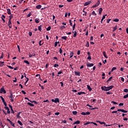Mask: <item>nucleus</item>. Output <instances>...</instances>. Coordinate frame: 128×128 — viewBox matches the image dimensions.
I'll list each match as a JSON object with an SVG mask.
<instances>
[{
	"mask_svg": "<svg viewBox=\"0 0 128 128\" xmlns=\"http://www.w3.org/2000/svg\"><path fill=\"white\" fill-rule=\"evenodd\" d=\"M114 88V86H102L101 87V89L102 90H104V92H108V90H112V88Z\"/></svg>",
	"mask_w": 128,
	"mask_h": 128,
	"instance_id": "f257e3e1",
	"label": "nucleus"
},
{
	"mask_svg": "<svg viewBox=\"0 0 128 128\" xmlns=\"http://www.w3.org/2000/svg\"><path fill=\"white\" fill-rule=\"evenodd\" d=\"M118 112H124V114H126V112H128V110H126L124 109H118L117 111L112 112V114H117Z\"/></svg>",
	"mask_w": 128,
	"mask_h": 128,
	"instance_id": "f03ea898",
	"label": "nucleus"
},
{
	"mask_svg": "<svg viewBox=\"0 0 128 128\" xmlns=\"http://www.w3.org/2000/svg\"><path fill=\"white\" fill-rule=\"evenodd\" d=\"M10 96L9 98H10V100L11 102H14V96L12 95V91H10Z\"/></svg>",
	"mask_w": 128,
	"mask_h": 128,
	"instance_id": "7ed1b4c3",
	"label": "nucleus"
},
{
	"mask_svg": "<svg viewBox=\"0 0 128 128\" xmlns=\"http://www.w3.org/2000/svg\"><path fill=\"white\" fill-rule=\"evenodd\" d=\"M52 102H55L56 104V102H60V99L58 98H56L55 100L52 99Z\"/></svg>",
	"mask_w": 128,
	"mask_h": 128,
	"instance_id": "20e7f679",
	"label": "nucleus"
},
{
	"mask_svg": "<svg viewBox=\"0 0 128 128\" xmlns=\"http://www.w3.org/2000/svg\"><path fill=\"white\" fill-rule=\"evenodd\" d=\"M100 0H98L95 5H94L92 6V8H98V6H100Z\"/></svg>",
	"mask_w": 128,
	"mask_h": 128,
	"instance_id": "39448f33",
	"label": "nucleus"
},
{
	"mask_svg": "<svg viewBox=\"0 0 128 128\" xmlns=\"http://www.w3.org/2000/svg\"><path fill=\"white\" fill-rule=\"evenodd\" d=\"M2 92H4V94H6V90H4V87L0 89V94H2Z\"/></svg>",
	"mask_w": 128,
	"mask_h": 128,
	"instance_id": "423d86ee",
	"label": "nucleus"
},
{
	"mask_svg": "<svg viewBox=\"0 0 128 128\" xmlns=\"http://www.w3.org/2000/svg\"><path fill=\"white\" fill-rule=\"evenodd\" d=\"M92 4V1L86 2L84 4V6H88V4Z\"/></svg>",
	"mask_w": 128,
	"mask_h": 128,
	"instance_id": "0eeeda50",
	"label": "nucleus"
},
{
	"mask_svg": "<svg viewBox=\"0 0 128 128\" xmlns=\"http://www.w3.org/2000/svg\"><path fill=\"white\" fill-rule=\"evenodd\" d=\"M88 68H91V66H94V64L92 63H88L86 64Z\"/></svg>",
	"mask_w": 128,
	"mask_h": 128,
	"instance_id": "6e6552de",
	"label": "nucleus"
},
{
	"mask_svg": "<svg viewBox=\"0 0 128 128\" xmlns=\"http://www.w3.org/2000/svg\"><path fill=\"white\" fill-rule=\"evenodd\" d=\"M75 76H80V72H78L76 71H74Z\"/></svg>",
	"mask_w": 128,
	"mask_h": 128,
	"instance_id": "1a4fd4ad",
	"label": "nucleus"
},
{
	"mask_svg": "<svg viewBox=\"0 0 128 128\" xmlns=\"http://www.w3.org/2000/svg\"><path fill=\"white\" fill-rule=\"evenodd\" d=\"M1 18L4 22H6V20H4V18H6V16L4 15H2Z\"/></svg>",
	"mask_w": 128,
	"mask_h": 128,
	"instance_id": "9d476101",
	"label": "nucleus"
},
{
	"mask_svg": "<svg viewBox=\"0 0 128 128\" xmlns=\"http://www.w3.org/2000/svg\"><path fill=\"white\" fill-rule=\"evenodd\" d=\"M96 122H98L99 124H104V126H106V122H100V120L96 121Z\"/></svg>",
	"mask_w": 128,
	"mask_h": 128,
	"instance_id": "9b49d317",
	"label": "nucleus"
},
{
	"mask_svg": "<svg viewBox=\"0 0 128 128\" xmlns=\"http://www.w3.org/2000/svg\"><path fill=\"white\" fill-rule=\"evenodd\" d=\"M106 16H108V14H105V15L103 16L101 20V22H100L101 24H102V21L104 20V18H106Z\"/></svg>",
	"mask_w": 128,
	"mask_h": 128,
	"instance_id": "f8f14e48",
	"label": "nucleus"
},
{
	"mask_svg": "<svg viewBox=\"0 0 128 128\" xmlns=\"http://www.w3.org/2000/svg\"><path fill=\"white\" fill-rule=\"evenodd\" d=\"M22 112H20L18 113L17 115H16V118H20V115L21 114Z\"/></svg>",
	"mask_w": 128,
	"mask_h": 128,
	"instance_id": "ddd939ff",
	"label": "nucleus"
},
{
	"mask_svg": "<svg viewBox=\"0 0 128 128\" xmlns=\"http://www.w3.org/2000/svg\"><path fill=\"white\" fill-rule=\"evenodd\" d=\"M80 124V120H77V121L75 122L72 124L73 125Z\"/></svg>",
	"mask_w": 128,
	"mask_h": 128,
	"instance_id": "4468645a",
	"label": "nucleus"
},
{
	"mask_svg": "<svg viewBox=\"0 0 128 128\" xmlns=\"http://www.w3.org/2000/svg\"><path fill=\"white\" fill-rule=\"evenodd\" d=\"M72 34H74V38H76V34H78V32H76V31H74V32H72Z\"/></svg>",
	"mask_w": 128,
	"mask_h": 128,
	"instance_id": "2eb2a0df",
	"label": "nucleus"
},
{
	"mask_svg": "<svg viewBox=\"0 0 128 128\" xmlns=\"http://www.w3.org/2000/svg\"><path fill=\"white\" fill-rule=\"evenodd\" d=\"M36 8L37 9V10H40V8H42V5H37L36 6Z\"/></svg>",
	"mask_w": 128,
	"mask_h": 128,
	"instance_id": "dca6fc26",
	"label": "nucleus"
},
{
	"mask_svg": "<svg viewBox=\"0 0 128 128\" xmlns=\"http://www.w3.org/2000/svg\"><path fill=\"white\" fill-rule=\"evenodd\" d=\"M102 54H103V55L104 56V57L106 58H108V56H106V52H102Z\"/></svg>",
	"mask_w": 128,
	"mask_h": 128,
	"instance_id": "f3484780",
	"label": "nucleus"
},
{
	"mask_svg": "<svg viewBox=\"0 0 128 128\" xmlns=\"http://www.w3.org/2000/svg\"><path fill=\"white\" fill-rule=\"evenodd\" d=\"M98 12H99V14H102V8H100L98 9Z\"/></svg>",
	"mask_w": 128,
	"mask_h": 128,
	"instance_id": "a211bd4d",
	"label": "nucleus"
},
{
	"mask_svg": "<svg viewBox=\"0 0 128 128\" xmlns=\"http://www.w3.org/2000/svg\"><path fill=\"white\" fill-rule=\"evenodd\" d=\"M4 66V62L0 61V66Z\"/></svg>",
	"mask_w": 128,
	"mask_h": 128,
	"instance_id": "6ab92c4d",
	"label": "nucleus"
},
{
	"mask_svg": "<svg viewBox=\"0 0 128 128\" xmlns=\"http://www.w3.org/2000/svg\"><path fill=\"white\" fill-rule=\"evenodd\" d=\"M77 94H78V96H80V94H86V92H78Z\"/></svg>",
	"mask_w": 128,
	"mask_h": 128,
	"instance_id": "aec40b11",
	"label": "nucleus"
},
{
	"mask_svg": "<svg viewBox=\"0 0 128 128\" xmlns=\"http://www.w3.org/2000/svg\"><path fill=\"white\" fill-rule=\"evenodd\" d=\"M6 10H7V14H12V13L10 12V9L8 8Z\"/></svg>",
	"mask_w": 128,
	"mask_h": 128,
	"instance_id": "412c9836",
	"label": "nucleus"
},
{
	"mask_svg": "<svg viewBox=\"0 0 128 128\" xmlns=\"http://www.w3.org/2000/svg\"><path fill=\"white\" fill-rule=\"evenodd\" d=\"M87 88L89 92H92V88L89 85H87Z\"/></svg>",
	"mask_w": 128,
	"mask_h": 128,
	"instance_id": "4be33fe9",
	"label": "nucleus"
},
{
	"mask_svg": "<svg viewBox=\"0 0 128 128\" xmlns=\"http://www.w3.org/2000/svg\"><path fill=\"white\" fill-rule=\"evenodd\" d=\"M42 25H40L38 27V30H40V32H42Z\"/></svg>",
	"mask_w": 128,
	"mask_h": 128,
	"instance_id": "5701e85b",
	"label": "nucleus"
},
{
	"mask_svg": "<svg viewBox=\"0 0 128 128\" xmlns=\"http://www.w3.org/2000/svg\"><path fill=\"white\" fill-rule=\"evenodd\" d=\"M92 16H96V12L94 11H93L92 12Z\"/></svg>",
	"mask_w": 128,
	"mask_h": 128,
	"instance_id": "b1692460",
	"label": "nucleus"
},
{
	"mask_svg": "<svg viewBox=\"0 0 128 128\" xmlns=\"http://www.w3.org/2000/svg\"><path fill=\"white\" fill-rule=\"evenodd\" d=\"M62 74V70H60L58 72L57 76H60V74Z\"/></svg>",
	"mask_w": 128,
	"mask_h": 128,
	"instance_id": "393cba45",
	"label": "nucleus"
},
{
	"mask_svg": "<svg viewBox=\"0 0 128 128\" xmlns=\"http://www.w3.org/2000/svg\"><path fill=\"white\" fill-rule=\"evenodd\" d=\"M67 38H68V36H64L62 37V40H66Z\"/></svg>",
	"mask_w": 128,
	"mask_h": 128,
	"instance_id": "a878e982",
	"label": "nucleus"
},
{
	"mask_svg": "<svg viewBox=\"0 0 128 128\" xmlns=\"http://www.w3.org/2000/svg\"><path fill=\"white\" fill-rule=\"evenodd\" d=\"M27 104H28V106H34V105L30 102H28Z\"/></svg>",
	"mask_w": 128,
	"mask_h": 128,
	"instance_id": "bb28decb",
	"label": "nucleus"
},
{
	"mask_svg": "<svg viewBox=\"0 0 128 128\" xmlns=\"http://www.w3.org/2000/svg\"><path fill=\"white\" fill-rule=\"evenodd\" d=\"M118 30V26H116L114 28H113V32H114L115 30Z\"/></svg>",
	"mask_w": 128,
	"mask_h": 128,
	"instance_id": "cd10ccee",
	"label": "nucleus"
},
{
	"mask_svg": "<svg viewBox=\"0 0 128 128\" xmlns=\"http://www.w3.org/2000/svg\"><path fill=\"white\" fill-rule=\"evenodd\" d=\"M58 44H60V42H54V46H55V48H56V46H58Z\"/></svg>",
	"mask_w": 128,
	"mask_h": 128,
	"instance_id": "c85d7f7f",
	"label": "nucleus"
},
{
	"mask_svg": "<svg viewBox=\"0 0 128 128\" xmlns=\"http://www.w3.org/2000/svg\"><path fill=\"white\" fill-rule=\"evenodd\" d=\"M112 80V76L110 77L108 80H107L106 82H109L110 80Z\"/></svg>",
	"mask_w": 128,
	"mask_h": 128,
	"instance_id": "c756f323",
	"label": "nucleus"
},
{
	"mask_svg": "<svg viewBox=\"0 0 128 128\" xmlns=\"http://www.w3.org/2000/svg\"><path fill=\"white\" fill-rule=\"evenodd\" d=\"M18 123L20 125V126H23L24 124H22V122H20V120H18Z\"/></svg>",
	"mask_w": 128,
	"mask_h": 128,
	"instance_id": "7c9ffc66",
	"label": "nucleus"
},
{
	"mask_svg": "<svg viewBox=\"0 0 128 128\" xmlns=\"http://www.w3.org/2000/svg\"><path fill=\"white\" fill-rule=\"evenodd\" d=\"M116 70V67H114L111 70L110 72H112L114 70Z\"/></svg>",
	"mask_w": 128,
	"mask_h": 128,
	"instance_id": "2f4dec72",
	"label": "nucleus"
},
{
	"mask_svg": "<svg viewBox=\"0 0 128 128\" xmlns=\"http://www.w3.org/2000/svg\"><path fill=\"white\" fill-rule=\"evenodd\" d=\"M10 124H11V126H13L14 128H15L16 127V126H14V124L12 122H10Z\"/></svg>",
	"mask_w": 128,
	"mask_h": 128,
	"instance_id": "473e14b6",
	"label": "nucleus"
},
{
	"mask_svg": "<svg viewBox=\"0 0 128 128\" xmlns=\"http://www.w3.org/2000/svg\"><path fill=\"white\" fill-rule=\"evenodd\" d=\"M86 42L87 43H86V48H89L90 47V43L88 42V41H87Z\"/></svg>",
	"mask_w": 128,
	"mask_h": 128,
	"instance_id": "72a5a7b5",
	"label": "nucleus"
},
{
	"mask_svg": "<svg viewBox=\"0 0 128 128\" xmlns=\"http://www.w3.org/2000/svg\"><path fill=\"white\" fill-rule=\"evenodd\" d=\"M114 22H120V20L118 18H115L114 20Z\"/></svg>",
	"mask_w": 128,
	"mask_h": 128,
	"instance_id": "f704fd0d",
	"label": "nucleus"
},
{
	"mask_svg": "<svg viewBox=\"0 0 128 128\" xmlns=\"http://www.w3.org/2000/svg\"><path fill=\"white\" fill-rule=\"evenodd\" d=\"M35 22H36V24H38V22H40V19L36 18Z\"/></svg>",
	"mask_w": 128,
	"mask_h": 128,
	"instance_id": "c9c22d12",
	"label": "nucleus"
},
{
	"mask_svg": "<svg viewBox=\"0 0 128 128\" xmlns=\"http://www.w3.org/2000/svg\"><path fill=\"white\" fill-rule=\"evenodd\" d=\"M30 102H32V103H34V104H38V102H36V100H32H32H30Z\"/></svg>",
	"mask_w": 128,
	"mask_h": 128,
	"instance_id": "e433bc0d",
	"label": "nucleus"
},
{
	"mask_svg": "<svg viewBox=\"0 0 128 128\" xmlns=\"http://www.w3.org/2000/svg\"><path fill=\"white\" fill-rule=\"evenodd\" d=\"M72 56H74V52H71L70 53V58H72Z\"/></svg>",
	"mask_w": 128,
	"mask_h": 128,
	"instance_id": "4c0bfd02",
	"label": "nucleus"
},
{
	"mask_svg": "<svg viewBox=\"0 0 128 128\" xmlns=\"http://www.w3.org/2000/svg\"><path fill=\"white\" fill-rule=\"evenodd\" d=\"M51 28H52V27L50 26H49L48 28H47L46 30L48 32V31L50 30Z\"/></svg>",
	"mask_w": 128,
	"mask_h": 128,
	"instance_id": "58836bf2",
	"label": "nucleus"
},
{
	"mask_svg": "<svg viewBox=\"0 0 128 128\" xmlns=\"http://www.w3.org/2000/svg\"><path fill=\"white\" fill-rule=\"evenodd\" d=\"M83 12L84 13V14H83V16H86V14H88V12L84 11V10H83Z\"/></svg>",
	"mask_w": 128,
	"mask_h": 128,
	"instance_id": "ea45409f",
	"label": "nucleus"
},
{
	"mask_svg": "<svg viewBox=\"0 0 128 128\" xmlns=\"http://www.w3.org/2000/svg\"><path fill=\"white\" fill-rule=\"evenodd\" d=\"M74 28H76V22L74 23V24L72 26V30H74Z\"/></svg>",
	"mask_w": 128,
	"mask_h": 128,
	"instance_id": "a19ab883",
	"label": "nucleus"
},
{
	"mask_svg": "<svg viewBox=\"0 0 128 128\" xmlns=\"http://www.w3.org/2000/svg\"><path fill=\"white\" fill-rule=\"evenodd\" d=\"M0 98L2 102H4V97H2V96H0Z\"/></svg>",
	"mask_w": 128,
	"mask_h": 128,
	"instance_id": "79ce46f5",
	"label": "nucleus"
},
{
	"mask_svg": "<svg viewBox=\"0 0 128 128\" xmlns=\"http://www.w3.org/2000/svg\"><path fill=\"white\" fill-rule=\"evenodd\" d=\"M12 18H14V16L12 15H10L9 16V20H11Z\"/></svg>",
	"mask_w": 128,
	"mask_h": 128,
	"instance_id": "37998d69",
	"label": "nucleus"
},
{
	"mask_svg": "<svg viewBox=\"0 0 128 128\" xmlns=\"http://www.w3.org/2000/svg\"><path fill=\"white\" fill-rule=\"evenodd\" d=\"M42 42V40H40V42H39V46H42V44H44V42H43L42 44H41Z\"/></svg>",
	"mask_w": 128,
	"mask_h": 128,
	"instance_id": "c03bdc74",
	"label": "nucleus"
},
{
	"mask_svg": "<svg viewBox=\"0 0 128 128\" xmlns=\"http://www.w3.org/2000/svg\"><path fill=\"white\" fill-rule=\"evenodd\" d=\"M24 62L25 64H30V62H28V61L26 60H24Z\"/></svg>",
	"mask_w": 128,
	"mask_h": 128,
	"instance_id": "a18cd8bd",
	"label": "nucleus"
},
{
	"mask_svg": "<svg viewBox=\"0 0 128 128\" xmlns=\"http://www.w3.org/2000/svg\"><path fill=\"white\" fill-rule=\"evenodd\" d=\"M92 124V122H87L84 124V126H88V124Z\"/></svg>",
	"mask_w": 128,
	"mask_h": 128,
	"instance_id": "49530a36",
	"label": "nucleus"
},
{
	"mask_svg": "<svg viewBox=\"0 0 128 128\" xmlns=\"http://www.w3.org/2000/svg\"><path fill=\"white\" fill-rule=\"evenodd\" d=\"M6 66H8V68H10L11 70H14V68L12 67V66L7 65Z\"/></svg>",
	"mask_w": 128,
	"mask_h": 128,
	"instance_id": "de8ad7c7",
	"label": "nucleus"
},
{
	"mask_svg": "<svg viewBox=\"0 0 128 128\" xmlns=\"http://www.w3.org/2000/svg\"><path fill=\"white\" fill-rule=\"evenodd\" d=\"M72 114H74V116H76L78 114V112L76 111H73Z\"/></svg>",
	"mask_w": 128,
	"mask_h": 128,
	"instance_id": "09e8293b",
	"label": "nucleus"
},
{
	"mask_svg": "<svg viewBox=\"0 0 128 128\" xmlns=\"http://www.w3.org/2000/svg\"><path fill=\"white\" fill-rule=\"evenodd\" d=\"M32 16V13L30 12L26 16V18H30Z\"/></svg>",
	"mask_w": 128,
	"mask_h": 128,
	"instance_id": "8fccbe9b",
	"label": "nucleus"
},
{
	"mask_svg": "<svg viewBox=\"0 0 128 128\" xmlns=\"http://www.w3.org/2000/svg\"><path fill=\"white\" fill-rule=\"evenodd\" d=\"M10 24H12V21H10V20H9L8 26H10Z\"/></svg>",
	"mask_w": 128,
	"mask_h": 128,
	"instance_id": "3c124183",
	"label": "nucleus"
},
{
	"mask_svg": "<svg viewBox=\"0 0 128 128\" xmlns=\"http://www.w3.org/2000/svg\"><path fill=\"white\" fill-rule=\"evenodd\" d=\"M112 104H118V102H114V101H112L111 102Z\"/></svg>",
	"mask_w": 128,
	"mask_h": 128,
	"instance_id": "603ef678",
	"label": "nucleus"
},
{
	"mask_svg": "<svg viewBox=\"0 0 128 128\" xmlns=\"http://www.w3.org/2000/svg\"><path fill=\"white\" fill-rule=\"evenodd\" d=\"M5 110H10V108H8V107L5 106L4 107Z\"/></svg>",
	"mask_w": 128,
	"mask_h": 128,
	"instance_id": "864d4df0",
	"label": "nucleus"
},
{
	"mask_svg": "<svg viewBox=\"0 0 128 128\" xmlns=\"http://www.w3.org/2000/svg\"><path fill=\"white\" fill-rule=\"evenodd\" d=\"M69 22H70V26H72V20H69Z\"/></svg>",
	"mask_w": 128,
	"mask_h": 128,
	"instance_id": "5fc2aeb1",
	"label": "nucleus"
},
{
	"mask_svg": "<svg viewBox=\"0 0 128 128\" xmlns=\"http://www.w3.org/2000/svg\"><path fill=\"white\" fill-rule=\"evenodd\" d=\"M124 92H128V88H125L124 90Z\"/></svg>",
	"mask_w": 128,
	"mask_h": 128,
	"instance_id": "6e6d98bb",
	"label": "nucleus"
},
{
	"mask_svg": "<svg viewBox=\"0 0 128 128\" xmlns=\"http://www.w3.org/2000/svg\"><path fill=\"white\" fill-rule=\"evenodd\" d=\"M59 52H60V54H62V48H60Z\"/></svg>",
	"mask_w": 128,
	"mask_h": 128,
	"instance_id": "4d7b16f0",
	"label": "nucleus"
},
{
	"mask_svg": "<svg viewBox=\"0 0 128 128\" xmlns=\"http://www.w3.org/2000/svg\"><path fill=\"white\" fill-rule=\"evenodd\" d=\"M128 94L124 95V98H128Z\"/></svg>",
	"mask_w": 128,
	"mask_h": 128,
	"instance_id": "13d9d810",
	"label": "nucleus"
},
{
	"mask_svg": "<svg viewBox=\"0 0 128 128\" xmlns=\"http://www.w3.org/2000/svg\"><path fill=\"white\" fill-rule=\"evenodd\" d=\"M54 68H58V64H54Z\"/></svg>",
	"mask_w": 128,
	"mask_h": 128,
	"instance_id": "bf43d9fd",
	"label": "nucleus"
},
{
	"mask_svg": "<svg viewBox=\"0 0 128 128\" xmlns=\"http://www.w3.org/2000/svg\"><path fill=\"white\" fill-rule=\"evenodd\" d=\"M22 94H26V92H24V90H22Z\"/></svg>",
	"mask_w": 128,
	"mask_h": 128,
	"instance_id": "052dcab7",
	"label": "nucleus"
},
{
	"mask_svg": "<svg viewBox=\"0 0 128 128\" xmlns=\"http://www.w3.org/2000/svg\"><path fill=\"white\" fill-rule=\"evenodd\" d=\"M26 79L27 80L26 82H25V86L26 84H28V78H26Z\"/></svg>",
	"mask_w": 128,
	"mask_h": 128,
	"instance_id": "680f3d73",
	"label": "nucleus"
},
{
	"mask_svg": "<svg viewBox=\"0 0 128 128\" xmlns=\"http://www.w3.org/2000/svg\"><path fill=\"white\" fill-rule=\"evenodd\" d=\"M48 66H50V64H46V68H48Z\"/></svg>",
	"mask_w": 128,
	"mask_h": 128,
	"instance_id": "e2e57ef3",
	"label": "nucleus"
},
{
	"mask_svg": "<svg viewBox=\"0 0 128 128\" xmlns=\"http://www.w3.org/2000/svg\"><path fill=\"white\" fill-rule=\"evenodd\" d=\"M3 104L5 106H8V104H6V101H4V102H3Z\"/></svg>",
	"mask_w": 128,
	"mask_h": 128,
	"instance_id": "0e129e2a",
	"label": "nucleus"
},
{
	"mask_svg": "<svg viewBox=\"0 0 128 128\" xmlns=\"http://www.w3.org/2000/svg\"><path fill=\"white\" fill-rule=\"evenodd\" d=\"M106 94H112V93L110 92H106Z\"/></svg>",
	"mask_w": 128,
	"mask_h": 128,
	"instance_id": "69168bd1",
	"label": "nucleus"
},
{
	"mask_svg": "<svg viewBox=\"0 0 128 128\" xmlns=\"http://www.w3.org/2000/svg\"><path fill=\"white\" fill-rule=\"evenodd\" d=\"M110 20H112L111 19H108V20H107V21H106L107 24H110Z\"/></svg>",
	"mask_w": 128,
	"mask_h": 128,
	"instance_id": "338daca9",
	"label": "nucleus"
},
{
	"mask_svg": "<svg viewBox=\"0 0 128 128\" xmlns=\"http://www.w3.org/2000/svg\"><path fill=\"white\" fill-rule=\"evenodd\" d=\"M16 78H15V80H13V82H16Z\"/></svg>",
	"mask_w": 128,
	"mask_h": 128,
	"instance_id": "774afa93",
	"label": "nucleus"
}]
</instances>
